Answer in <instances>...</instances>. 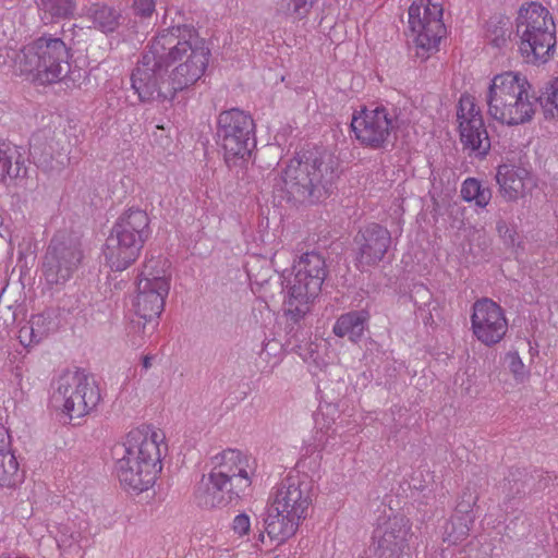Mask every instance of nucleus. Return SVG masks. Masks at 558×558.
<instances>
[{"label":"nucleus","mask_w":558,"mask_h":558,"mask_svg":"<svg viewBox=\"0 0 558 558\" xmlns=\"http://www.w3.org/2000/svg\"><path fill=\"white\" fill-rule=\"evenodd\" d=\"M409 27L414 35L446 33L444 8L433 0H415L409 7Z\"/></svg>","instance_id":"obj_19"},{"label":"nucleus","mask_w":558,"mask_h":558,"mask_svg":"<svg viewBox=\"0 0 558 558\" xmlns=\"http://www.w3.org/2000/svg\"><path fill=\"white\" fill-rule=\"evenodd\" d=\"M517 35H556L557 27L550 11L538 1L523 2L515 16Z\"/></svg>","instance_id":"obj_18"},{"label":"nucleus","mask_w":558,"mask_h":558,"mask_svg":"<svg viewBox=\"0 0 558 558\" xmlns=\"http://www.w3.org/2000/svg\"><path fill=\"white\" fill-rule=\"evenodd\" d=\"M325 278V260L317 253H305L293 266L286 286V311L294 319L304 316L318 295Z\"/></svg>","instance_id":"obj_11"},{"label":"nucleus","mask_w":558,"mask_h":558,"mask_svg":"<svg viewBox=\"0 0 558 558\" xmlns=\"http://www.w3.org/2000/svg\"><path fill=\"white\" fill-rule=\"evenodd\" d=\"M485 101L489 119L506 128L531 123L537 111L531 83L517 71L494 75L487 84Z\"/></svg>","instance_id":"obj_3"},{"label":"nucleus","mask_w":558,"mask_h":558,"mask_svg":"<svg viewBox=\"0 0 558 558\" xmlns=\"http://www.w3.org/2000/svg\"><path fill=\"white\" fill-rule=\"evenodd\" d=\"M440 37H413L409 50L420 61H426L439 50Z\"/></svg>","instance_id":"obj_31"},{"label":"nucleus","mask_w":558,"mask_h":558,"mask_svg":"<svg viewBox=\"0 0 558 558\" xmlns=\"http://www.w3.org/2000/svg\"><path fill=\"white\" fill-rule=\"evenodd\" d=\"M461 197L464 202L478 208H485L490 199L492 192L476 178H468L461 184Z\"/></svg>","instance_id":"obj_26"},{"label":"nucleus","mask_w":558,"mask_h":558,"mask_svg":"<svg viewBox=\"0 0 558 558\" xmlns=\"http://www.w3.org/2000/svg\"><path fill=\"white\" fill-rule=\"evenodd\" d=\"M257 463L251 456L235 449L221 452L217 458L216 468L203 481L201 494L210 506L220 502V493L227 492L236 496L246 493L256 476Z\"/></svg>","instance_id":"obj_5"},{"label":"nucleus","mask_w":558,"mask_h":558,"mask_svg":"<svg viewBox=\"0 0 558 558\" xmlns=\"http://www.w3.org/2000/svg\"><path fill=\"white\" fill-rule=\"evenodd\" d=\"M313 485L305 477H289L278 489L269 509L303 522L312 504Z\"/></svg>","instance_id":"obj_15"},{"label":"nucleus","mask_w":558,"mask_h":558,"mask_svg":"<svg viewBox=\"0 0 558 558\" xmlns=\"http://www.w3.org/2000/svg\"><path fill=\"white\" fill-rule=\"evenodd\" d=\"M302 522L268 509L264 520V530L258 534L256 546L274 551L293 538Z\"/></svg>","instance_id":"obj_17"},{"label":"nucleus","mask_w":558,"mask_h":558,"mask_svg":"<svg viewBox=\"0 0 558 558\" xmlns=\"http://www.w3.org/2000/svg\"><path fill=\"white\" fill-rule=\"evenodd\" d=\"M155 0H134L133 9L136 14L142 16H149L155 10Z\"/></svg>","instance_id":"obj_35"},{"label":"nucleus","mask_w":558,"mask_h":558,"mask_svg":"<svg viewBox=\"0 0 558 558\" xmlns=\"http://www.w3.org/2000/svg\"><path fill=\"white\" fill-rule=\"evenodd\" d=\"M325 278V260L317 253H305L293 266L286 286V311L294 319L304 316L318 295Z\"/></svg>","instance_id":"obj_10"},{"label":"nucleus","mask_w":558,"mask_h":558,"mask_svg":"<svg viewBox=\"0 0 558 558\" xmlns=\"http://www.w3.org/2000/svg\"><path fill=\"white\" fill-rule=\"evenodd\" d=\"M556 46V37H522L519 50L526 63L543 65L553 59Z\"/></svg>","instance_id":"obj_24"},{"label":"nucleus","mask_w":558,"mask_h":558,"mask_svg":"<svg viewBox=\"0 0 558 558\" xmlns=\"http://www.w3.org/2000/svg\"><path fill=\"white\" fill-rule=\"evenodd\" d=\"M39 10L50 17H64L73 14L75 0H40Z\"/></svg>","instance_id":"obj_32"},{"label":"nucleus","mask_w":558,"mask_h":558,"mask_svg":"<svg viewBox=\"0 0 558 558\" xmlns=\"http://www.w3.org/2000/svg\"><path fill=\"white\" fill-rule=\"evenodd\" d=\"M330 168L320 154L308 151L290 160L284 174V189L298 204H314L325 195L324 181Z\"/></svg>","instance_id":"obj_7"},{"label":"nucleus","mask_w":558,"mask_h":558,"mask_svg":"<svg viewBox=\"0 0 558 558\" xmlns=\"http://www.w3.org/2000/svg\"><path fill=\"white\" fill-rule=\"evenodd\" d=\"M496 182L500 195L510 202L526 197L536 186V181L527 169L510 163L498 166Z\"/></svg>","instance_id":"obj_20"},{"label":"nucleus","mask_w":558,"mask_h":558,"mask_svg":"<svg viewBox=\"0 0 558 558\" xmlns=\"http://www.w3.org/2000/svg\"><path fill=\"white\" fill-rule=\"evenodd\" d=\"M69 49L60 38L39 37L17 56L15 71L38 85L59 83L69 71Z\"/></svg>","instance_id":"obj_6"},{"label":"nucleus","mask_w":558,"mask_h":558,"mask_svg":"<svg viewBox=\"0 0 558 558\" xmlns=\"http://www.w3.org/2000/svg\"><path fill=\"white\" fill-rule=\"evenodd\" d=\"M509 331L505 310L492 299L475 301L470 311V332L472 338L486 348L501 343Z\"/></svg>","instance_id":"obj_13"},{"label":"nucleus","mask_w":558,"mask_h":558,"mask_svg":"<svg viewBox=\"0 0 558 558\" xmlns=\"http://www.w3.org/2000/svg\"><path fill=\"white\" fill-rule=\"evenodd\" d=\"M502 368L515 384H523L530 377V369L517 350H510L502 357Z\"/></svg>","instance_id":"obj_28"},{"label":"nucleus","mask_w":558,"mask_h":558,"mask_svg":"<svg viewBox=\"0 0 558 558\" xmlns=\"http://www.w3.org/2000/svg\"><path fill=\"white\" fill-rule=\"evenodd\" d=\"M123 453L116 462L121 486L134 494L151 488L162 469L167 449L165 432L151 424H142L128 432Z\"/></svg>","instance_id":"obj_2"},{"label":"nucleus","mask_w":558,"mask_h":558,"mask_svg":"<svg viewBox=\"0 0 558 558\" xmlns=\"http://www.w3.org/2000/svg\"><path fill=\"white\" fill-rule=\"evenodd\" d=\"M20 465L12 450L9 430L0 423V486L13 488L20 482Z\"/></svg>","instance_id":"obj_23"},{"label":"nucleus","mask_w":558,"mask_h":558,"mask_svg":"<svg viewBox=\"0 0 558 558\" xmlns=\"http://www.w3.org/2000/svg\"><path fill=\"white\" fill-rule=\"evenodd\" d=\"M252 530L251 518L242 512L236 514L231 523V531L238 538H244L250 535Z\"/></svg>","instance_id":"obj_34"},{"label":"nucleus","mask_w":558,"mask_h":558,"mask_svg":"<svg viewBox=\"0 0 558 558\" xmlns=\"http://www.w3.org/2000/svg\"><path fill=\"white\" fill-rule=\"evenodd\" d=\"M178 32L187 33L189 35H191L195 31L190 26L183 25L182 27H180V26L178 27Z\"/></svg>","instance_id":"obj_36"},{"label":"nucleus","mask_w":558,"mask_h":558,"mask_svg":"<svg viewBox=\"0 0 558 558\" xmlns=\"http://www.w3.org/2000/svg\"><path fill=\"white\" fill-rule=\"evenodd\" d=\"M539 106L545 120L558 122V75L550 77L541 89Z\"/></svg>","instance_id":"obj_27"},{"label":"nucleus","mask_w":558,"mask_h":558,"mask_svg":"<svg viewBox=\"0 0 558 558\" xmlns=\"http://www.w3.org/2000/svg\"><path fill=\"white\" fill-rule=\"evenodd\" d=\"M392 121L384 108L363 109L351 121V129L356 140L366 146L381 147L388 140Z\"/></svg>","instance_id":"obj_16"},{"label":"nucleus","mask_w":558,"mask_h":558,"mask_svg":"<svg viewBox=\"0 0 558 558\" xmlns=\"http://www.w3.org/2000/svg\"><path fill=\"white\" fill-rule=\"evenodd\" d=\"M149 217L142 209H129L114 222L102 247L105 264L123 271L141 256L149 235Z\"/></svg>","instance_id":"obj_4"},{"label":"nucleus","mask_w":558,"mask_h":558,"mask_svg":"<svg viewBox=\"0 0 558 558\" xmlns=\"http://www.w3.org/2000/svg\"><path fill=\"white\" fill-rule=\"evenodd\" d=\"M170 282V262L167 258L151 257L145 263L137 282L134 307L136 314L146 323H156L162 313ZM155 327L156 324L153 329Z\"/></svg>","instance_id":"obj_12"},{"label":"nucleus","mask_w":558,"mask_h":558,"mask_svg":"<svg viewBox=\"0 0 558 558\" xmlns=\"http://www.w3.org/2000/svg\"><path fill=\"white\" fill-rule=\"evenodd\" d=\"M411 526L402 518H393L386 524L378 541V558H410Z\"/></svg>","instance_id":"obj_21"},{"label":"nucleus","mask_w":558,"mask_h":558,"mask_svg":"<svg viewBox=\"0 0 558 558\" xmlns=\"http://www.w3.org/2000/svg\"><path fill=\"white\" fill-rule=\"evenodd\" d=\"M256 124L253 117L241 109L222 111L217 120V136L229 167L242 166L255 147Z\"/></svg>","instance_id":"obj_8"},{"label":"nucleus","mask_w":558,"mask_h":558,"mask_svg":"<svg viewBox=\"0 0 558 558\" xmlns=\"http://www.w3.org/2000/svg\"><path fill=\"white\" fill-rule=\"evenodd\" d=\"M367 320L368 314L364 311L345 313L337 319L333 332L338 337L357 341L364 333Z\"/></svg>","instance_id":"obj_25"},{"label":"nucleus","mask_w":558,"mask_h":558,"mask_svg":"<svg viewBox=\"0 0 558 558\" xmlns=\"http://www.w3.org/2000/svg\"><path fill=\"white\" fill-rule=\"evenodd\" d=\"M318 0H281L280 8L292 23L305 21Z\"/></svg>","instance_id":"obj_29"},{"label":"nucleus","mask_w":558,"mask_h":558,"mask_svg":"<svg viewBox=\"0 0 558 558\" xmlns=\"http://www.w3.org/2000/svg\"><path fill=\"white\" fill-rule=\"evenodd\" d=\"M121 15L114 9L108 5H101L95 9L93 13V23L95 29L101 33H113L119 26Z\"/></svg>","instance_id":"obj_30"},{"label":"nucleus","mask_w":558,"mask_h":558,"mask_svg":"<svg viewBox=\"0 0 558 558\" xmlns=\"http://www.w3.org/2000/svg\"><path fill=\"white\" fill-rule=\"evenodd\" d=\"M209 49L205 46L194 48L186 41L179 43L168 56L169 60H154L145 56L132 75V86L142 100L156 96H173L196 83L205 73Z\"/></svg>","instance_id":"obj_1"},{"label":"nucleus","mask_w":558,"mask_h":558,"mask_svg":"<svg viewBox=\"0 0 558 558\" xmlns=\"http://www.w3.org/2000/svg\"><path fill=\"white\" fill-rule=\"evenodd\" d=\"M99 401V387L85 372L66 369L57 377L51 402L70 420L87 415Z\"/></svg>","instance_id":"obj_9"},{"label":"nucleus","mask_w":558,"mask_h":558,"mask_svg":"<svg viewBox=\"0 0 558 558\" xmlns=\"http://www.w3.org/2000/svg\"><path fill=\"white\" fill-rule=\"evenodd\" d=\"M458 134L470 156L484 158L490 150V138L480 107L474 98L461 96L457 108Z\"/></svg>","instance_id":"obj_14"},{"label":"nucleus","mask_w":558,"mask_h":558,"mask_svg":"<svg viewBox=\"0 0 558 558\" xmlns=\"http://www.w3.org/2000/svg\"><path fill=\"white\" fill-rule=\"evenodd\" d=\"M21 166L16 161L12 162L11 156L0 148V181L16 178L20 175Z\"/></svg>","instance_id":"obj_33"},{"label":"nucleus","mask_w":558,"mask_h":558,"mask_svg":"<svg viewBox=\"0 0 558 558\" xmlns=\"http://www.w3.org/2000/svg\"><path fill=\"white\" fill-rule=\"evenodd\" d=\"M390 245L389 231L378 225L367 227L360 243V262L363 264H375L380 262Z\"/></svg>","instance_id":"obj_22"}]
</instances>
